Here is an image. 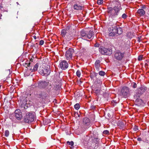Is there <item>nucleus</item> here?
Here are the masks:
<instances>
[{
    "instance_id": "obj_24",
    "label": "nucleus",
    "mask_w": 149,
    "mask_h": 149,
    "mask_svg": "<svg viewBox=\"0 0 149 149\" xmlns=\"http://www.w3.org/2000/svg\"><path fill=\"white\" fill-rule=\"evenodd\" d=\"M95 91L97 95H99L101 93L102 91L100 89H96L95 90Z\"/></svg>"
},
{
    "instance_id": "obj_26",
    "label": "nucleus",
    "mask_w": 149,
    "mask_h": 149,
    "mask_svg": "<svg viewBox=\"0 0 149 149\" xmlns=\"http://www.w3.org/2000/svg\"><path fill=\"white\" fill-rule=\"evenodd\" d=\"M9 132L8 130H6L5 131L4 134L5 136L6 137H8L9 135Z\"/></svg>"
},
{
    "instance_id": "obj_18",
    "label": "nucleus",
    "mask_w": 149,
    "mask_h": 149,
    "mask_svg": "<svg viewBox=\"0 0 149 149\" xmlns=\"http://www.w3.org/2000/svg\"><path fill=\"white\" fill-rule=\"evenodd\" d=\"M74 10H82L83 8L80 5L76 4L74 6Z\"/></svg>"
},
{
    "instance_id": "obj_16",
    "label": "nucleus",
    "mask_w": 149,
    "mask_h": 149,
    "mask_svg": "<svg viewBox=\"0 0 149 149\" xmlns=\"http://www.w3.org/2000/svg\"><path fill=\"white\" fill-rule=\"evenodd\" d=\"M83 124L84 125L88 126L90 125V121L89 119L87 118H84L83 121Z\"/></svg>"
},
{
    "instance_id": "obj_6",
    "label": "nucleus",
    "mask_w": 149,
    "mask_h": 149,
    "mask_svg": "<svg viewBox=\"0 0 149 149\" xmlns=\"http://www.w3.org/2000/svg\"><path fill=\"white\" fill-rule=\"evenodd\" d=\"M99 51L102 54L105 55H110L112 53V51L110 49H107L103 47L99 48Z\"/></svg>"
},
{
    "instance_id": "obj_1",
    "label": "nucleus",
    "mask_w": 149,
    "mask_h": 149,
    "mask_svg": "<svg viewBox=\"0 0 149 149\" xmlns=\"http://www.w3.org/2000/svg\"><path fill=\"white\" fill-rule=\"evenodd\" d=\"M122 8L120 6H115L113 8L111 7H108L107 12L109 14V16L113 19H115L117 17Z\"/></svg>"
},
{
    "instance_id": "obj_3",
    "label": "nucleus",
    "mask_w": 149,
    "mask_h": 149,
    "mask_svg": "<svg viewBox=\"0 0 149 149\" xmlns=\"http://www.w3.org/2000/svg\"><path fill=\"white\" fill-rule=\"evenodd\" d=\"M93 32L91 30H82L80 32L81 38L84 40H88L93 38Z\"/></svg>"
},
{
    "instance_id": "obj_43",
    "label": "nucleus",
    "mask_w": 149,
    "mask_h": 149,
    "mask_svg": "<svg viewBox=\"0 0 149 149\" xmlns=\"http://www.w3.org/2000/svg\"><path fill=\"white\" fill-rule=\"evenodd\" d=\"M33 38H34V39H36V36H33Z\"/></svg>"
},
{
    "instance_id": "obj_22",
    "label": "nucleus",
    "mask_w": 149,
    "mask_h": 149,
    "mask_svg": "<svg viewBox=\"0 0 149 149\" xmlns=\"http://www.w3.org/2000/svg\"><path fill=\"white\" fill-rule=\"evenodd\" d=\"M118 125L119 127V128L121 129L123 128L124 126V124L122 121L119 122L118 123Z\"/></svg>"
},
{
    "instance_id": "obj_4",
    "label": "nucleus",
    "mask_w": 149,
    "mask_h": 149,
    "mask_svg": "<svg viewBox=\"0 0 149 149\" xmlns=\"http://www.w3.org/2000/svg\"><path fill=\"white\" fill-rule=\"evenodd\" d=\"M35 118V113L34 112L27 113L24 117V121L25 123H30L33 122Z\"/></svg>"
},
{
    "instance_id": "obj_9",
    "label": "nucleus",
    "mask_w": 149,
    "mask_h": 149,
    "mask_svg": "<svg viewBox=\"0 0 149 149\" xmlns=\"http://www.w3.org/2000/svg\"><path fill=\"white\" fill-rule=\"evenodd\" d=\"M124 56V53L120 52H116L114 55L115 58L118 61L121 60Z\"/></svg>"
},
{
    "instance_id": "obj_35",
    "label": "nucleus",
    "mask_w": 149,
    "mask_h": 149,
    "mask_svg": "<svg viewBox=\"0 0 149 149\" xmlns=\"http://www.w3.org/2000/svg\"><path fill=\"white\" fill-rule=\"evenodd\" d=\"M142 56H139L138 58V60L139 61H140L142 59Z\"/></svg>"
},
{
    "instance_id": "obj_17",
    "label": "nucleus",
    "mask_w": 149,
    "mask_h": 149,
    "mask_svg": "<svg viewBox=\"0 0 149 149\" xmlns=\"http://www.w3.org/2000/svg\"><path fill=\"white\" fill-rule=\"evenodd\" d=\"M146 89L147 88L146 87L144 86H141L140 88H138L137 91H138L140 93L142 94Z\"/></svg>"
},
{
    "instance_id": "obj_38",
    "label": "nucleus",
    "mask_w": 149,
    "mask_h": 149,
    "mask_svg": "<svg viewBox=\"0 0 149 149\" xmlns=\"http://www.w3.org/2000/svg\"><path fill=\"white\" fill-rule=\"evenodd\" d=\"M36 84H34V85H32L31 86V87L32 88H35L36 87Z\"/></svg>"
},
{
    "instance_id": "obj_33",
    "label": "nucleus",
    "mask_w": 149,
    "mask_h": 149,
    "mask_svg": "<svg viewBox=\"0 0 149 149\" xmlns=\"http://www.w3.org/2000/svg\"><path fill=\"white\" fill-rule=\"evenodd\" d=\"M103 133L105 134H108L109 133V132L107 130H105L103 131Z\"/></svg>"
},
{
    "instance_id": "obj_36",
    "label": "nucleus",
    "mask_w": 149,
    "mask_h": 149,
    "mask_svg": "<svg viewBox=\"0 0 149 149\" xmlns=\"http://www.w3.org/2000/svg\"><path fill=\"white\" fill-rule=\"evenodd\" d=\"M44 42L43 40H41L40 42V45H42L44 43Z\"/></svg>"
},
{
    "instance_id": "obj_19",
    "label": "nucleus",
    "mask_w": 149,
    "mask_h": 149,
    "mask_svg": "<svg viewBox=\"0 0 149 149\" xmlns=\"http://www.w3.org/2000/svg\"><path fill=\"white\" fill-rule=\"evenodd\" d=\"M100 61L99 60H97L95 63V67L97 70H98L100 67Z\"/></svg>"
},
{
    "instance_id": "obj_42",
    "label": "nucleus",
    "mask_w": 149,
    "mask_h": 149,
    "mask_svg": "<svg viewBox=\"0 0 149 149\" xmlns=\"http://www.w3.org/2000/svg\"><path fill=\"white\" fill-rule=\"evenodd\" d=\"M59 86H58V87H57H57H54V89L55 90H57V89H58V88H59Z\"/></svg>"
},
{
    "instance_id": "obj_21",
    "label": "nucleus",
    "mask_w": 149,
    "mask_h": 149,
    "mask_svg": "<svg viewBox=\"0 0 149 149\" xmlns=\"http://www.w3.org/2000/svg\"><path fill=\"white\" fill-rule=\"evenodd\" d=\"M53 89L52 86L51 84L48 85L47 86L46 88V90L48 92H49L52 91Z\"/></svg>"
},
{
    "instance_id": "obj_31",
    "label": "nucleus",
    "mask_w": 149,
    "mask_h": 149,
    "mask_svg": "<svg viewBox=\"0 0 149 149\" xmlns=\"http://www.w3.org/2000/svg\"><path fill=\"white\" fill-rule=\"evenodd\" d=\"M67 144L68 145H70L71 146H72L74 145V143L72 141L70 142L69 141L67 142Z\"/></svg>"
},
{
    "instance_id": "obj_41",
    "label": "nucleus",
    "mask_w": 149,
    "mask_h": 149,
    "mask_svg": "<svg viewBox=\"0 0 149 149\" xmlns=\"http://www.w3.org/2000/svg\"><path fill=\"white\" fill-rule=\"evenodd\" d=\"M138 141H140L142 140L141 139L140 137H139L137 139Z\"/></svg>"
},
{
    "instance_id": "obj_29",
    "label": "nucleus",
    "mask_w": 149,
    "mask_h": 149,
    "mask_svg": "<svg viewBox=\"0 0 149 149\" xmlns=\"http://www.w3.org/2000/svg\"><path fill=\"white\" fill-rule=\"evenodd\" d=\"M81 74L80 71L79 70H78L76 72L77 75V77H79L80 76Z\"/></svg>"
},
{
    "instance_id": "obj_10",
    "label": "nucleus",
    "mask_w": 149,
    "mask_h": 149,
    "mask_svg": "<svg viewBox=\"0 0 149 149\" xmlns=\"http://www.w3.org/2000/svg\"><path fill=\"white\" fill-rule=\"evenodd\" d=\"M60 68L63 70H65L68 67V62L65 60L61 61L59 64Z\"/></svg>"
},
{
    "instance_id": "obj_8",
    "label": "nucleus",
    "mask_w": 149,
    "mask_h": 149,
    "mask_svg": "<svg viewBox=\"0 0 149 149\" xmlns=\"http://www.w3.org/2000/svg\"><path fill=\"white\" fill-rule=\"evenodd\" d=\"M121 93L124 97H127L129 94L130 91L129 88L127 87H123L121 90Z\"/></svg>"
},
{
    "instance_id": "obj_40",
    "label": "nucleus",
    "mask_w": 149,
    "mask_h": 149,
    "mask_svg": "<svg viewBox=\"0 0 149 149\" xmlns=\"http://www.w3.org/2000/svg\"><path fill=\"white\" fill-rule=\"evenodd\" d=\"M99 45L98 43H96L95 44V46L96 47H99Z\"/></svg>"
},
{
    "instance_id": "obj_32",
    "label": "nucleus",
    "mask_w": 149,
    "mask_h": 149,
    "mask_svg": "<svg viewBox=\"0 0 149 149\" xmlns=\"http://www.w3.org/2000/svg\"><path fill=\"white\" fill-rule=\"evenodd\" d=\"M103 3V0H98L97 3L98 4H101Z\"/></svg>"
},
{
    "instance_id": "obj_30",
    "label": "nucleus",
    "mask_w": 149,
    "mask_h": 149,
    "mask_svg": "<svg viewBox=\"0 0 149 149\" xmlns=\"http://www.w3.org/2000/svg\"><path fill=\"white\" fill-rule=\"evenodd\" d=\"M121 17L124 19H125L127 17V15L125 13H123Z\"/></svg>"
},
{
    "instance_id": "obj_20",
    "label": "nucleus",
    "mask_w": 149,
    "mask_h": 149,
    "mask_svg": "<svg viewBox=\"0 0 149 149\" xmlns=\"http://www.w3.org/2000/svg\"><path fill=\"white\" fill-rule=\"evenodd\" d=\"M38 63H36L34 66L33 69L31 68H30L29 69L30 70L31 72H35L37 70L38 67Z\"/></svg>"
},
{
    "instance_id": "obj_27",
    "label": "nucleus",
    "mask_w": 149,
    "mask_h": 149,
    "mask_svg": "<svg viewBox=\"0 0 149 149\" xmlns=\"http://www.w3.org/2000/svg\"><path fill=\"white\" fill-rule=\"evenodd\" d=\"M99 74L100 75L103 76L105 75V73L104 71H101L99 72Z\"/></svg>"
},
{
    "instance_id": "obj_25",
    "label": "nucleus",
    "mask_w": 149,
    "mask_h": 149,
    "mask_svg": "<svg viewBox=\"0 0 149 149\" xmlns=\"http://www.w3.org/2000/svg\"><path fill=\"white\" fill-rule=\"evenodd\" d=\"M80 107V105L79 103L76 104L74 105V108L78 110Z\"/></svg>"
},
{
    "instance_id": "obj_13",
    "label": "nucleus",
    "mask_w": 149,
    "mask_h": 149,
    "mask_svg": "<svg viewBox=\"0 0 149 149\" xmlns=\"http://www.w3.org/2000/svg\"><path fill=\"white\" fill-rule=\"evenodd\" d=\"M36 95L37 97L44 99H45L48 97V94L44 92H41L40 93H37Z\"/></svg>"
},
{
    "instance_id": "obj_7",
    "label": "nucleus",
    "mask_w": 149,
    "mask_h": 149,
    "mask_svg": "<svg viewBox=\"0 0 149 149\" xmlns=\"http://www.w3.org/2000/svg\"><path fill=\"white\" fill-rule=\"evenodd\" d=\"M74 52L73 49L71 48H69L66 52L65 56L66 59L67 60L71 59L72 57V54Z\"/></svg>"
},
{
    "instance_id": "obj_44",
    "label": "nucleus",
    "mask_w": 149,
    "mask_h": 149,
    "mask_svg": "<svg viewBox=\"0 0 149 149\" xmlns=\"http://www.w3.org/2000/svg\"><path fill=\"white\" fill-rule=\"evenodd\" d=\"M67 29H69V28H68V27L67 28Z\"/></svg>"
},
{
    "instance_id": "obj_5",
    "label": "nucleus",
    "mask_w": 149,
    "mask_h": 149,
    "mask_svg": "<svg viewBox=\"0 0 149 149\" xmlns=\"http://www.w3.org/2000/svg\"><path fill=\"white\" fill-rule=\"evenodd\" d=\"M39 72L41 75L46 76L49 74L50 71L48 67L44 68L42 67L40 68Z\"/></svg>"
},
{
    "instance_id": "obj_23",
    "label": "nucleus",
    "mask_w": 149,
    "mask_h": 149,
    "mask_svg": "<svg viewBox=\"0 0 149 149\" xmlns=\"http://www.w3.org/2000/svg\"><path fill=\"white\" fill-rule=\"evenodd\" d=\"M67 31L66 30L63 29L61 32V34L63 37H65L66 35Z\"/></svg>"
},
{
    "instance_id": "obj_14",
    "label": "nucleus",
    "mask_w": 149,
    "mask_h": 149,
    "mask_svg": "<svg viewBox=\"0 0 149 149\" xmlns=\"http://www.w3.org/2000/svg\"><path fill=\"white\" fill-rule=\"evenodd\" d=\"M141 93H139L138 91H137L136 93V94L134 96V98L136 99V102H139L141 104V102H142V100L141 99H139L140 97V96L141 95Z\"/></svg>"
},
{
    "instance_id": "obj_11",
    "label": "nucleus",
    "mask_w": 149,
    "mask_h": 149,
    "mask_svg": "<svg viewBox=\"0 0 149 149\" xmlns=\"http://www.w3.org/2000/svg\"><path fill=\"white\" fill-rule=\"evenodd\" d=\"M15 113L16 118L18 120H20L22 117V113L21 111L19 109H16L15 111Z\"/></svg>"
},
{
    "instance_id": "obj_39",
    "label": "nucleus",
    "mask_w": 149,
    "mask_h": 149,
    "mask_svg": "<svg viewBox=\"0 0 149 149\" xmlns=\"http://www.w3.org/2000/svg\"><path fill=\"white\" fill-rule=\"evenodd\" d=\"M134 130L135 131H137L138 129L137 128V126H135L134 128Z\"/></svg>"
},
{
    "instance_id": "obj_37",
    "label": "nucleus",
    "mask_w": 149,
    "mask_h": 149,
    "mask_svg": "<svg viewBox=\"0 0 149 149\" xmlns=\"http://www.w3.org/2000/svg\"><path fill=\"white\" fill-rule=\"evenodd\" d=\"M25 64L26 65V67H29L30 68V65L31 64L30 63H26Z\"/></svg>"
},
{
    "instance_id": "obj_34",
    "label": "nucleus",
    "mask_w": 149,
    "mask_h": 149,
    "mask_svg": "<svg viewBox=\"0 0 149 149\" xmlns=\"http://www.w3.org/2000/svg\"><path fill=\"white\" fill-rule=\"evenodd\" d=\"M86 49L84 48H81V51L82 52H85V51H86Z\"/></svg>"
},
{
    "instance_id": "obj_12",
    "label": "nucleus",
    "mask_w": 149,
    "mask_h": 149,
    "mask_svg": "<svg viewBox=\"0 0 149 149\" xmlns=\"http://www.w3.org/2000/svg\"><path fill=\"white\" fill-rule=\"evenodd\" d=\"M49 82L45 81H42L38 82V87L40 88H44L47 86Z\"/></svg>"
},
{
    "instance_id": "obj_28",
    "label": "nucleus",
    "mask_w": 149,
    "mask_h": 149,
    "mask_svg": "<svg viewBox=\"0 0 149 149\" xmlns=\"http://www.w3.org/2000/svg\"><path fill=\"white\" fill-rule=\"evenodd\" d=\"M131 85L132 87L133 88H135L137 87V84L136 83L134 82L132 83L131 84Z\"/></svg>"
},
{
    "instance_id": "obj_2",
    "label": "nucleus",
    "mask_w": 149,
    "mask_h": 149,
    "mask_svg": "<svg viewBox=\"0 0 149 149\" xmlns=\"http://www.w3.org/2000/svg\"><path fill=\"white\" fill-rule=\"evenodd\" d=\"M109 35L110 36H117L118 35L121 34L123 32V30L121 27L114 26V27L111 26L109 29Z\"/></svg>"
},
{
    "instance_id": "obj_15",
    "label": "nucleus",
    "mask_w": 149,
    "mask_h": 149,
    "mask_svg": "<svg viewBox=\"0 0 149 149\" xmlns=\"http://www.w3.org/2000/svg\"><path fill=\"white\" fill-rule=\"evenodd\" d=\"M136 13L138 16L141 17L144 15L145 13V12L143 9H140L137 10Z\"/></svg>"
}]
</instances>
